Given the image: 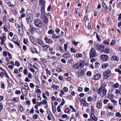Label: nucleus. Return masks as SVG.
Segmentation results:
<instances>
[{"label": "nucleus", "instance_id": "22", "mask_svg": "<svg viewBox=\"0 0 121 121\" xmlns=\"http://www.w3.org/2000/svg\"><path fill=\"white\" fill-rule=\"evenodd\" d=\"M103 52L104 53H109L110 52V49L108 48H105L104 50H103Z\"/></svg>", "mask_w": 121, "mask_h": 121}, {"label": "nucleus", "instance_id": "61", "mask_svg": "<svg viewBox=\"0 0 121 121\" xmlns=\"http://www.w3.org/2000/svg\"><path fill=\"white\" fill-rule=\"evenodd\" d=\"M23 91H22V93H23V94L26 95L27 93V92L26 90L25 89H23Z\"/></svg>", "mask_w": 121, "mask_h": 121}, {"label": "nucleus", "instance_id": "25", "mask_svg": "<svg viewBox=\"0 0 121 121\" xmlns=\"http://www.w3.org/2000/svg\"><path fill=\"white\" fill-rule=\"evenodd\" d=\"M16 110L14 108L12 109L11 111V114L13 115V116H14L15 115V113L16 114Z\"/></svg>", "mask_w": 121, "mask_h": 121}, {"label": "nucleus", "instance_id": "54", "mask_svg": "<svg viewBox=\"0 0 121 121\" xmlns=\"http://www.w3.org/2000/svg\"><path fill=\"white\" fill-rule=\"evenodd\" d=\"M56 71L57 72H59L61 71V69L60 68H58L56 69Z\"/></svg>", "mask_w": 121, "mask_h": 121}, {"label": "nucleus", "instance_id": "58", "mask_svg": "<svg viewBox=\"0 0 121 121\" xmlns=\"http://www.w3.org/2000/svg\"><path fill=\"white\" fill-rule=\"evenodd\" d=\"M46 71L47 72V73H48L49 75H50L51 74V72L48 69H46Z\"/></svg>", "mask_w": 121, "mask_h": 121}, {"label": "nucleus", "instance_id": "37", "mask_svg": "<svg viewBox=\"0 0 121 121\" xmlns=\"http://www.w3.org/2000/svg\"><path fill=\"white\" fill-rule=\"evenodd\" d=\"M111 101L115 105H117V102L114 99H112L111 100Z\"/></svg>", "mask_w": 121, "mask_h": 121}, {"label": "nucleus", "instance_id": "43", "mask_svg": "<svg viewBox=\"0 0 121 121\" xmlns=\"http://www.w3.org/2000/svg\"><path fill=\"white\" fill-rule=\"evenodd\" d=\"M70 51L71 52L75 53L76 52V50L75 49H74L73 48H71Z\"/></svg>", "mask_w": 121, "mask_h": 121}, {"label": "nucleus", "instance_id": "60", "mask_svg": "<svg viewBox=\"0 0 121 121\" xmlns=\"http://www.w3.org/2000/svg\"><path fill=\"white\" fill-rule=\"evenodd\" d=\"M105 10L107 12H108L110 11V9L108 8L106 6H105V8H104Z\"/></svg>", "mask_w": 121, "mask_h": 121}, {"label": "nucleus", "instance_id": "41", "mask_svg": "<svg viewBox=\"0 0 121 121\" xmlns=\"http://www.w3.org/2000/svg\"><path fill=\"white\" fill-rule=\"evenodd\" d=\"M60 105H59L57 108V110L59 112H61V110L60 108Z\"/></svg>", "mask_w": 121, "mask_h": 121}, {"label": "nucleus", "instance_id": "48", "mask_svg": "<svg viewBox=\"0 0 121 121\" xmlns=\"http://www.w3.org/2000/svg\"><path fill=\"white\" fill-rule=\"evenodd\" d=\"M103 94L104 95H105L106 94L107 90L105 89L103 90Z\"/></svg>", "mask_w": 121, "mask_h": 121}, {"label": "nucleus", "instance_id": "16", "mask_svg": "<svg viewBox=\"0 0 121 121\" xmlns=\"http://www.w3.org/2000/svg\"><path fill=\"white\" fill-rule=\"evenodd\" d=\"M91 118L94 121H97L98 119V118L95 117V116L94 114L92 113L91 114Z\"/></svg>", "mask_w": 121, "mask_h": 121}, {"label": "nucleus", "instance_id": "8", "mask_svg": "<svg viewBox=\"0 0 121 121\" xmlns=\"http://www.w3.org/2000/svg\"><path fill=\"white\" fill-rule=\"evenodd\" d=\"M82 99L81 101V103L82 104H83V106L85 107L88 106L89 105V104L87 103L86 102L85 100V98Z\"/></svg>", "mask_w": 121, "mask_h": 121}, {"label": "nucleus", "instance_id": "2", "mask_svg": "<svg viewBox=\"0 0 121 121\" xmlns=\"http://www.w3.org/2000/svg\"><path fill=\"white\" fill-rule=\"evenodd\" d=\"M35 25L39 28L41 27L42 26L41 21L38 18H37L34 20Z\"/></svg>", "mask_w": 121, "mask_h": 121}, {"label": "nucleus", "instance_id": "55", "mask_svg": "<svg viewBox=\"0 0 121 121\" xmlns=\"http://www.w3.org/2000/svg\"><path fill=\"white\" fill-rule=\"evenodd\" d=\"M65 102L64 100V99H62V101L60 105L62 106L65 103Z\"/></svg>", "mask_w": 121, "mask_h": 121}, {"label": "nucleus", "instance_id": "56", "mask_svg": "<svg viewBox=\"0 0 121 121\" xmlns=\"http://www.w3.org/2000/svg\"><path fill=\"white\" fill-rule=\"evenodd\" d=\"M8 51L5 52L4 51L3 52V55L4 56H7V55L8 54L7 52H8Z\"/></svg>", "mask_w": 121, "mask_h": 121}, {"label": "nucleus", "instance_id": "30", "mask_svg": "<svg viewBox=\"0 0 121 121\" xmlns=\"http://www.w3.org/2000/svg\"><path fill=\"white\" fill-rule=\"evenodd\" d=\"M84 73V71L83 70H79L78 72V75H81L82 73Z\"/></svg>", "mask_w": 121, "mask_h": 121}, {"label": "nucleus", "instance_id": "29", "mask_svg": "<svg viewBox=\"0 0 121 121\" xmlns=\"http://www.w3.org/2000/svg\"><path fill=\"white\" fill-rule=\"evenodd\" d=\"M106 86V84L105 83H104L101 85L100 88L103 90L105 89H106L105 88V87Z\"/></svg>", "mask_w": 121, "mask_h": 121}, {"label": "nucleus", "instance_id": "15", "mask_svg": "<svg viewBox=\"0 0 121 121\" xmlns=\"http://www.w3.org/2000/svg\"><path fill=\"white\" fill-rule=\"evenodd\" d=\"M41 12L42 16L44 15L45 13V6L41 7Z\"/></svg>", "mask_w": 121, "mask_h": 121}, {"label": "nucleus", "instance_id": "26", "mask_svg": "<svg viewBox=\"0 0 121 121\" xmlns=\"http://www.w3.org/2000/svg\"><path fill=\"white\" fill-rule=\"evenodd\" d=\"M75 57L77 58H78L80 57H82V55L81 53H79L76 54V56H75Z\"/></svg>", "mask_w": 121, "mask_h": 121}, {"label": "nucleus", "instance_id": "7", "mask_svg": "<svg viewBox=\"0 0 121 121\" xmlns=\"http://www.w3.org/2000/svg\"><path fill=\"white\" fill-rule=\"evenodd\" d=\"M40 19H41L42 21H43L44 23L46 24H48V20L47 17L46 16H42L40 17Z\"/></svg>", "mask_w": 121, "mask_h": 121}, {"label": "nucleus", "instance_id": "17", "mask_svg": "<svg viewBox=\"0 0 121 121\" xmlns=\"http://www.w3.org/2000/svg\"><path fill=\"white\" fill-rule=\"evenodd\" d=\"M70 56V54L69 53H65L63 55L62 57L65 58H67L69 57Z\"/></svg>", "mask_w": 121, "mask_h": 121}, {"label": "nucleus", "instance_id": "27", "mask_svg": "<svg viewBox=\"0 0 121 121\" xmlns=\"http://www.w3.org/2000/svg\"><path fill=\"white\" fill-rule=\"evenodd\" d=\"M54 32V31L52 29H50L49 30L48 33L49 34H52Z\"/></svg>", "mask_w": 121, "mask_h": 121}, {"label": "nucleus", "instance_id": "13", "mask_svg": "<svg viewBox=\"0 0 121 121\" xmlns=\"http://www.w3.org/2000/svg\"><path fill=\"white\" fill-rule=\"evenodd\" d=\"M101 76L100 74H97L94 76V80H98L100 78Z\"/></svg>", "mask_w": 121, "mask_h": 121}, {"label": "nucleus", "instance_id": "24", "mask_svg": "<svg viewBox=\"0 0 121 121\" xmlns=\"http://www.w3.org/2000/svg\"><path fill=\"white\" fill-rule=\"evenodd\" d=\"M60 36V35L56 36L55 34H54L52 35V37L53 39L55 38V39H56L58 38Z\"/></svg>", "mask_w": 121, "mask_h": 121}, {"label": "nucleus", "instance_id": "11", "mask_svg": "<svg viewBox=\"0 0 121 121\" xmlns=\"http://www.w3.org/2000/svg\"><path fill=\"white\" fill-rule=\"evenodd\" d=\"M111 58L112 60H115L117 62H118L119 60V57L115 55L112 56Z\"/></svg>", "mask_w": 121, "mask_h": 121}, {"label": "nucleus", "instance_id": "62", "mask_svg": "<svg viewBox=\"0 0 121 121\" xmlns=\"http://www.w3.org/2000/svg\"><path fill=\"white\" fill-rule=\"evenodd\" d=\"M38 115L37 114H34L33 116V118L34 119H36L37 118Z\"/></svg>", "mask_w": 121, "mask_h": 121}, {"label": "nucleus", "instance_id": "52", "mask_svg": "<svg viewBox=\"0 0 121 121\" xmlns=\"http://www.w3.org/2000/svg\"><path fill=\"white\" fill-rule=\"evenodd\" d=\"M15 65L17 66H19L20 65V64L19 62L16 61L15 62Z\"/></svg>", "mask_w": 121, "mask_h": 121}, {"label": "nucleus", "instance_id": "36", "mask_svg": "<svg viewBox=\"0 0 121 121\" xmlns=\"http://www.w3.org/2000/svg\"><path fill=\"white\" fill-rule=\"evenodd\" d=\"M52 112L53 113H54L56 110V107L53 106V105H52Z\"/></svg>", "mask_w": 121, "mask_h": 121}, {"label": "nucleus", "instance_id": "12", "mask_svg": "<svg viewBox=\"0 0 121 121\" xmlns=\"http://www.w3.org/2000/svg\"><path fill=\"white\" fill-rule=\"evenodd\" d=\"M45 1L44 0H39V5H42V6H45Z\"/></svg>", "mask_w": 121, "mask_h": 121}, {"label": "nucleus", "instance_id": "9", "mask_svg": "<svg viewBox=\"0 0 121 121\" xmlns=\"http://www.w3.org/2000/svg\"><path fill=\"white\" fill-rule=\"evenodd\" d=\"M44 39L46 41V43H48V44H50L52 43L53 42V41L51 39H49L47 37H45Z\"/></svg>", "mask_w": 121, "mask_h": 121}, {"label": "nucleus", "instance_id": "33", "mask_svg": "<svg viewBox=\"0 0 121 121\" xmlns=\"http://www.w3.org/2000/svg\"><path fill=\"white\" fill-rule=\"evenodd\" d=\"M36 29L35 28L33 27L31 29L30 32L32 34H33L34 33V31L36 30Z\"/></svg>", "mask_w": 121, "mask_h": 121}, {"label": "nucleus", "instance_id": "32", "mask_svg": "<svg viewBox=\"0 0 121 121\" xmlns=\"http://www.w3.org/2000/svg\"><path fill=\"white\" fill-rule=\"evenodd\" d=\"M115 116L116 117H121V114L119 112H117L115 114Z\"/></svg>", "mask_w": 121, "mask_h": 121}, {"label": "nucleus", "instance_id": "1", "mask_svg": "<svg viewBox=\"0 0 121 121\" xmlns=\"http://www.w3.org/2000/svg\"><path fill=\"white\" fill-rule=\"evenodd\" d=\"M84 64V62L83 61L81 60L79 62L73 65L72 68L75 69H80L83 67Z\"/></svg>", "mask_w": 121, "mask_h": 121}, {"label": "nucleus", "instance_id": "20", "mask_svg": "<svg viewBox=\"0 0 121 121\" xmlns=\"http://www.w3.org/2000/svg\"><path fill=\"white\" fill-rule=\"evenodd\" d=\"M108 65V63H104L102 66V68L103 69H105Z\"/></svg>", "mask_w": 121, "mask_h": 121}, {"label": "nucleus", "instance_id": "19", "mask_svg": "<svg viewBox=\"0 0 121 121\" xmlns=\"http://www.w3.org/2000/svg\"><path fill=\"white\" fill-rule=\"evenodd\" d=\"M104 46L102 45H100L99 46V51H103L104 50Z\"/></svg>", "mask_w": 121, "mask_h": 121}, {"label": "nucleus", "instance_id": "51", "mask_svg": "<svg viewBox=\"0 0 121 121\" xmlns=\"http://www.w3.org/2000/svg\"><path fill=\"white\" fill-rule=\"evenodd\" d=\"M23 73L25 75H27V69H25L23 70Z\"/></svg>", "mask_w": 121, "mask_h": 121}, {"label": "nucleus", "instance_id": "39", "mask_svg": "<svg viewBox=\"0 0 121 121\" xmlns=\"http://www.w3.org/2000/svg\"><path fill=\"white\" fill-rule=\"evenodd\" d=\"M69 107L70 108H72V111H73V112H77V110H75L74 108H73V107L72 106V105L70 106Z\"/></svg>", "mask_w": 121, "mask_h": 121}, {"label": "nucleus", "instance_id": "3", "mask_svg": "<svg viewBox=\"0 0 121 121\" xmlns=\"http://www.w3.org/2000/svg\"><path fill=\"white\" fill-rule=\"evenodd\" d=\"M96 52L94 48H91L90 51L89 55L90 58L94 57L96 56Z\"/></svg>", "mask_w": 121, "mask_h": 121}, {"label": "nucleus", "instance_id": "49", "mask_svg": "<svg viewBox=\"0 0 121 121\" xmlns=\"http://www.w3.org/2000/svg\"><path fill=\"white\" fill-rule=\"evenodd\" d=\"M72 43H73L74 45L76 46L77 45L79 42H76L75 41H72Z\"/></svg>", "mask_w": 121, "mask_h": 121}, {"label": "nucleus", "instance_id": "44", "mask_svg": "<svg viewBox=\"0 0 121 121\" xmlns=\"http://www.w3.org/2000/svg\"><path fill=\"white\" fill-rule=\"evenodd\" d=\"M67 44H64V48L65 51H66L67 48Z\"/></svg>", "mask_w": 121, "mask_h": 121}, {"label": "nucleus", "instance_id": "31", "mask_svg": "<svg viewBox=\"0 0 121 121\" xmlns=\"http://www.w3.org/2000/svg\"><path fill=\"white\" fill-rule=\"evenodd\" d=\"M115 70L116 72H118L119 74H121V71L118 68H116L115 69Z\"/></svg>", "mask_w": 121, "mask_h": 121}, {"label": "nucleus", "instance_id": "6", "mask_svg": "<svg viewBox=\"0 0 121 121\" xmlns=\"http://www.w3.org/2000/svg\"><path fill=\"white\" fill-rule=\"evenodd\" d=\"M33 16L31 13H29L27 15L26 20L28 22H30L32 21L33 19Z\"/></svg>", "mask_w": 121, "mask_h": 121}, {"label": "nucleus", "instance_id": "18", "mask_svg": "<svg viewBox=\"0 0 121 121\" xmlns=\"http://www.w3.org/2000/svg\"><path fill=\"white\" fill-rule=\"evenodd\" d=\"M42 46L43 48V50L45 51H46L48 48L50 47V46L48 45H43Z\"/></svg>", "mask_w": 121, "mask_h": 121}, {"label": "nucleus", "instance_id": "50", "mask_svg": "<svg viewBox=\"0 0 121 121\" xmlns=\"http://www.w3.org/2000/svg\"><path fill=\"white\" fill-rule=\"evenodd\" d=\"M64 94V93L62 90H61L60 92V93L59 94V95L60 96L62 97V95Z\"/></svg>", "mask_w": 121, "mask_h": 121}, {"label": "nucleus", "instance_id": "57", "mask_svg": "<svg viewBox=\"0 0 121 121\" xmlns=\"http://www.w3.org/2000/svg\"><path fill=\"white\" fill-rule=\"evenodd\" d=\"M108 115H109V116H113L114 115V113L112 112H109L108 114Z\"/></svg>", "mask_w": 121, "mask_h": 121}, {"label": "nucleus", "instance_id": "4", "mask_svg": "<svg viewBox=\"0 0 121 121\" xmlns=\"http://www.w3.org/2000/svg\"><path fill=\"white\" fill-rule=\"evenodd\" d=\"M111 75V71L108 69L104 73L103 78L107 79Z\"/></svg>", "mask_w": 121, "mask_h": 121}, {"label": "nucleus", "instance_id": "14", "mask_svg": "<svg viewBox=\"0 0 121 121\" xmlns=\"http://www.w3.org/2000/svg\"><path fill=\"white\" fill-rule=\"evenodd\" d=\"M18 29L19 31V33L20 35H22L23 33V28L21 26H19V28H18Z\"/></svg>", "mask_w": 121, "mask_h": 121}, {"label": "nucleus", "instance_id": "45", "mask_svg": "<svg viewBox=\"0 0 121 121\" xmlns=\"http://www.w3.org/2000/svg\"><path fill=\"white\" fill-rule=\"evenodd\" d=\"M60 31V30L58 28H56L55 29V32L57 34H59Z\"/></svg>", "mask_w": 121, "mask_h": 121}, {"label": "nucleus", "instance_id": "38", "mask_svg": "<svg viewBox=\"0 0 121 121\" xmlns=\"http://www.w3.org/2000/svg\"><path fill=\"white\" fill-rule=\"evenodd\" d=\"M37 41L38 43L40 45H42V41L40 39H38L37 40Z\"/></svg>", "mask_w": 121, "mask_h": 121}, {"label": "nucleus", "instance_id": "34", "mask_svg": "<svg viewBox=\"0 0 121 121\" xmlns=\"http://www.w3.org/2000/svg\"><path fill=\"white\" fill-rule=\"evenodd\" d=\"M35 90L36 93H42L41 91L39 89H36Z\"/></svg>", "mask_w": 121, "mask_h": 121}, {"label": "nucleus", "instance_id": "21", "mask_svg": "<svg viewBox=\"0 0 121 121\" xmlns=\"http://www.w3.org/2000/svg\"><path fill=\"white\" fill-rule=\"evenodd\" d=\"M18 40V38L17 35H14V36L13 38L12 39V41L14 42L17 41Z\"/></svg>", "mask_w": 121, "mask_h": 121}, {"label": "nucleus", "instance_id": "35", "mask_svg": "<svg viewBox=\"0 0 121 121\" xmlns=\"http://www.w3.org/2000/svg\"><path fill=\"white\" fill-rule=\"evenodd\" d=\"M13 100L14 102H17L18 101V98L17 97L14 98Z\"/></svg>", "mask_w": 121, "mask_h": 121}, {"label": "nucleus", "instance_id": "64", "mask_svg": "<svg viewBox=\"0 0 121 121\" xmlns=\"http://www.w3.org/2000/svg\"><path fill=\"white\" fill-rule=\"evenodd\" d=\"M78 90L79 91L82 92L83 91V88L82 87H78Z\"/></svg>", "mask_w": 121, "mask_h": 121}, {"label": "nucleus", "instance_id": "46", "mask_svg": "<svg viewBox=\"0 0 121 121\" xmlns=\"http://www.w3.org/2000/svg\"><path fill=\"white\" fill-rule=\"evenodd\" d=\"M115 92L116 94H121L120 91L119 90H118V89H116L115 90Z\"/></svg>", "mask_w": 121, "mask_h": 121}, {"label": "nucleus", "instance_id": "59", "mask_svg": "<svg viewBox=\"0 0 121 121\" xmlns=\"http://www.w3.org/2000/svg\"><path fill=\"white\" fill-rule=\"evenodd\" d=\"M89 88L87 87H85V88L84 89V91L86 92H87L89 91Z\"/></svg>", "mask_w": 121, "mask_h": 121}, {"label": "nucleus", "instance_id": "28", "mask_svg": "<svg viewBox=\"0 0 121 121\" xmlns=\"http://www.w3.org/2000/svg\"><path fill=\"white\" fill-rule=\"evenodd\" d=\"M33 67L37 69H38L39 68V65L38 64L36 63H34L33 65Z\"/></svg>", "mask_w": 121, "mask_h": 121}, {"label": "nucleus", "instance_id": "23", "mask_svg": "<svg viewBox=\"0 0 121 121\" xmlns=\"http://www.w3.org/2000/svg\"><path fill=\"white\" fill-rule=\"evenodd\" d=\"M119 84L118 83H116L114 84L112 86L113 88H118L119 87Z\"/></svg>", "mask_w": 121, "mask_h": 121}, {"label": "nucleus", "instance_id": "47", "mask_svg": "<svg viewBox=\"0 0 121 121\" xmlns=\"http://www.w3.org/2000/svg\"><path fill=\"white\" fill-rule=\"evenodd\" d=\"M47 103V101L46 99H45L43 100L42 103L43 105H45Z\"/></svg>", "mask_w": 121, "mask_h": 121}, {"label": "nucleus", "instance_id": "10", "mask_svg": "<svg viewBox=\"0 0 121 121\" xmlns=\"http://www.w3.org/2000/svg\"><path fill=\"white\" fill-rule=\"evenodd\" d=\"M102 107V102L101 100L99 101L96 104V107L98 109L101 108Z\"/></svg>", "mask_w": 121, "mask_h": 121}, {"label": "nucleus", "instance_id": "63", "mask_svg": "<svg viewBox=\"0 0 121 121\" xmlns=\"http://www.w3.org/2000/svg\"><path fill=\"white\" fill-rule=\"evenodd\" d=\"M92 98L91 96H89L88 97L87 100L88 101H92Z\"/></svg>", "mask_w": 121, "mask_h": 121}, {"label": "nucleus", "instance_id": "5", "mask_svg": "<svg viewBox=\"0 0 121 121\" xmlns=\"http://www.w3.org/2000/svg\"><path fill=\"white\" fill-rule=\"evenodd\" d=\"M108 56L106 54H102L100 56V59L103 61H106L108 60Z\"/></svg>", "mask_w": 121, "mask_h": 121}, {"label": "nucleus", "instance_id": "53", "mask_svg": "<svg viewBox=\"0 0 121 121\" xmlns=\"http://www.w3.org/2000/svg\"><path fill=\"white\" fill-rule=\"evenodd\" d=\"M96 37L98 41H101V39H100L97 33H96Z\"/></svg>", "mask_w": 121, "mask_h": 121}, {"label": "nucleus", "instance_id": "40", "mask_svg": "<svg viewBox=\"0 0 121 121\" xmlns=\"http://www.w3.org/2000/svg\"><path fill=\"white\" fill-rule=\"evenodd\" d=\"M103 90L101 89L100 87L99 89L98 90L97 92L99 94H100L102 92V91H103Z\"/></svg>", "mask_w": 121, "mask_h": 121}, {"label": "nucleus", "instance_id": "42", "mask_svg": "<svg viewBox=\"0 0 121 121\" xmlns=\"http://www.w3.org/2000/svg\"><path fill=\"white\" fill-rule=\"evenodd\" d=\"M31 51L32 52L34 53H36L37 52V51L34 48H33L32 49Z\"/></svg>", "mask_w": 121, "mask_h": 121}]
</instances>
